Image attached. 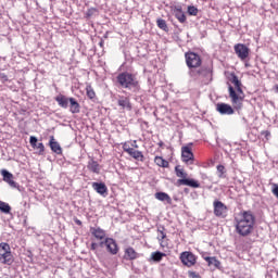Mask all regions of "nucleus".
<instances>
[{
    "instance_id": "38",
    "label": "nucleus",
    "mask_w": 278,
    "mask_h": 278,
    "mask_svg": "<svg viewBox=\"0 0 278 278\" xmlns=\"http://www.w3.org/2000/svg\"><path fill=\"white\" fill-rule=\"evenodd\" d=\"M273 194H275L276 199H278V185L274 184L271 189Z\"/></svg>"
},
{
    "instance_id": "28",
    "label": "nucleus",
    "mask_w": 278,
    "mask_h": 278,
    "mask_svg": "<svg viewBox=\"0 0 278 278\" xmlns=\"http://www.w3.org/2000/svg\"><path fill=\"white\" fill-rule=\"evenodd\" d=\"M162 257H166V254L162 252H153L151 254V260L153 262H162Z\"/></svg>"
},
{
    "instance_id": "31",
    "label": "nucleus",
    "mask_w": 278,
    "mask_h": 278,
    "mask_svg": "<svg viewBox=\"0 0 278 278\" xmlns=\"http://www.w3.org/2000/svg\"><path fill=\"white\" fill-rule=\"evenodd\" d=\"M154 162L157 166H162V168H166L168 166V163L165 160H163L161 156H156L154 159Z\"/></svg>"
},
{
    "instance_id": "4",
    "label": "nucleus",
    "mask_w": 278,
    "mask_h": 278,
    "mask_svg": "<svg viewBox=\"0 0 278 278\" xmlns=\"http://www.w3.org/2000/svg\"><path fill=\"white\" fill-rule=\"evenodd\" d=\"M117 84L122 88H126V90H134V92H138L140 90V83L136 75L129 72H123L117 76Z\"/></svg>"
},
{
    "instance_id": "42",
    "label": "nucleus",
    "mask_w": 278,
    "mask_h": 278,
    "mask_svg": "<svg viewBox=\"0 0 278 278\" xmlns=\"http://www.w3.org/2000/svg\"><path fill=\"white\" fill-rule=\"evenodd\" d=\"M131 147H134L135 149H138V143L136 142V140L131 143Z\"/></svg>"
},
{
    "instance_id": "5",
    "label": "nucleus",
    "mask_w": 278,
    "mask_h": 278,
    "mask_svg": "<svg viewBox=\"0 0 278 278\" xmlns=\"http://www.w3.org/2000/svg\"><path fill=\"white\" fill-rule=\"evenodd\" d=\"M0 263L7 266L14 264V255H12V249L10 244L2 242L0 243Z\"/></svg>"
},
{
    "instance_id": "19",
    "label": "nucleus",
    "mask_w": 278,
    "mask_h": 278,
    "mask_svg": "<svg viewBox=\"0 0 278 278\" xmlns=\"http://www.w3.org/2000/svg\"><path fill=\"white\" fill-rule=\"evenodd\" d=\"M81 110V106L79 105V102L75 100V98H70V112L72 114H79Z\"/></svg>"
},
{
    "instance_id": "9",
    "label": "nucleus",
    "mask_w": 278,
    "mask_h": 278,
    "mask_svg": "<svg viewBox=\"0 0 278 278\" xmlns=\"http://www.w3.org/2000/svg\"><path fill=\"white\" fill-rule=\"evenodd\" d=\"M181 160L185 164H194V153H192V144L181 148Z\"/></svg>"
},
{
    "instance_id": "25",
    "label": "nucleus",
    "mask_w": 278,
    "mask_h": 278,
    "mask_svg": "<svg viewBox=\"0 0 278 278\" xmlns=\"http://www.w3.org/2000/svg\"><path fill=\"white\" fill-rule=\"evenodd\" d=\"M157 240L162 249H166V247H168V241L166 240V233H164V230H157Z\"/></svg>"
},
{
    "instance_id": "43",
    "label": "nucleus",
    "mask_w": 278,
    "mask_h": 278,
    "mask_svg": "<svg viewBox=\"0 0 278 278\" xmlns=\"http://www.w3.org/2000/svg\"><path fill=\"white\" fill-rule=\"evenodd\" d=\"M77 224H78V225H81V222L77 220Z\"/></svg>"
},
{
    "instance_id": "3",
    "label": "nucleus",
    "mask_w": 278,
    "mask_h": 278,
    "mask_svg": "<svg viewBox=\"0 0 278 278\" xmlns=\"http://www.w3.org/2000/svg\"><path fill=\"white\" fill-rule=\"evenodd\" d=\"M176 177L178 178L176 180L177 188H181V186H187L188 188H201V182L194 178H190V174H188V170L184 168L181 165H177L175 167Z\"/></svg>"
},
{
    "instance_id": "26",
    "label": "nucleus",
    "mask_w": 278,
    "mask_h": 278,
    "mask_svg": "<svg viewBox=\"0 0 278 278\" xmlns=\"http://www.w3.org/2000/svg\"><path fill=\"white\" fill-rule=\"evenodd\" d=\"M155 199H157L159 201H163L164 203H170V195H168V193H164V192H156L155 193Z\"/></svg>"
},
{
    "instance_id": "35",
    "label": "nucleus",
    "mask_w": 278,
    "mask_h": 278,
    "mask_svg": "<svg viewBox=\"0 0 278 278\" xmlns=\"http://www.w3.org/2000/svg\"><path fill=\"white\" fill-rule=\"evenodd\" d=\"M100 244H101V242L100 243L92 242L90 245V251H93V253H97V249H99V247H101Z\"/></svg>"
},
{
    "instance_id": "33",
    "label": "nucleus",
    "mask_w": 278,
    "mask_h": 278,
    "mask_svg": "<svg viewBox=\"0 0 278 278\" xmlns=\"http://www.w3.org/2000/svg\"><path fill=\"white\" fill-rule=\"evenodd\" d=\"M188 14L190 16H197V14H199V9H197V7H188Z\"/></svg>"
},
{
    "instance_id": "10",
    "label": "nucleus",
    "mask_w": 278,
    "mask_h": 278,
    "mask_svg": "<svg viewBox=\"0 0 278 278\" xmlns=\"http://www.w3.org/2000/svg\"><path fill=\"white\" fill-rule=\"evenodd\" d=\"M106 247V250L111 255H116L118 253V244L116 243V240L113 238H105L104 241L100 242V247Z\"/></svg>"
},
{
    "instance_id": "12",
    "label": "nucleus",
    "mask_w": 278,
    "mask_h": 278,
    "mask_svg": "<svg viewBox=\"0 0 278 278\" xmlns=\"http://www.w3.org/2000/svg\"><path fill=\"white\" fill-rule=\"evenodd\" d=\"M216 110L219 114L226 115V116H231L232 114H236V108L231 106L230 104L227 103H217Z\"/></svg>"
},
{
    "instance_id": "34",
    "label": "nucleus",
    "mask_w": 278,
    "mask_h": 278,
    "mask_svg": "<svg viewBox=\"0 0 278 278\" xmlns=\"http://www.w3.org/2000/svg\"><path fill=\"white\" fill-rule=\"evenodd\" d=\"M217 173H218V177L223 178L225 176V166L224 165H217Z\"/></svg>"
},
{
    "instance_id": "16",
    "label": "nucleus",
    "mask_w": 278,
    "mask_h": 278,
    "mask_svg": "<svg viewBox=\"0 0 278 278\" xmlns=\"http://www.w3.org/2000/svg\"><path fill=\"white\" fill-rule=\"evenodd\" d=\"M29 143L33 149H37V151H39V155H42V153H45V144L42 142L38 143V138L31 136L29 139Z\"/></svg>"
},
{
    "instance_id": "11",
    "label": "nucleus",
    "mask_w": 278,
    "mask_h": 278,
    "mask_svg": "<svg viewBox=\"0 0 278 278\" xmlns=\"http://www.w3.org/2000/svg\"><path fill=\"white\" fill-rule=\"evenodd\" d=\"M233 50L236 55L239 58V60H242V61L247 60V58H249L251 53V50L244 43L235 45Z\"/></svg>"
},
{
    "instance_id": "7",
    "label": "nucleus",
    "mask_w": 278,
    "mask_h": 278,
    "mask_svg": "<svg viewBox=\"0 0 278 278\" xmlns=\"http://www.w3.org/2000/svg\"><path fill=\"white\" fill-rule=\"evenodd\" d=\"M228 211H229V208L227 207V205H225V203H223L218 200H215L213 202V212L217 218H227Z\"/></svg>"
},
{
    "instance_id": "30",
    "label": "nucleus",
    "mask_w": 278,
    "mask_h": 278,
    "mask_svg": "<svg viewBox=\"0 0 278 278\" xmlns=\"http://www.w3.org/2000/svg\"><path fill=\"white\" fill-rule=\"evenodd\" d=\"M86 92H87L88 99H94L97 97V93L94 92V89L90 85H88L86 87Z\"/></svg>"
},
{
    "instance_id": "41",
    "label": "nucleus",
    "mask_w": 278,
    "mask_h": 278,
    "mask_svg": "<svg viewBox=\"0 0 278 278\" xmlns=\"http://www.w3.org/2000/svg\"><path fill=\"white\" fill-rule=\"evenodd\" d=\"M177 20L179 21V23H184L186 21V15H184V14L178 15Z\"/></svg>"
},
{
    "instance_id": "39",
    "label": "nucleus",
    "mask_w": 278,
    "mask_h": 278,
    "mask_svg": "<svg viewBox=\"0 0 278 278\" xmlns=\"http://www.w3.org/2000/svg\"><path fill=\"white\" fill-rule=\"evenodd\" d=\"M262 136H264L266 138V140H268L270 138V131L269 130H263Z\"/></svg>"
},
{
    "instance_id": "21",
    "label": "nucleus",
    "mask_w": 278,
    "mask_h": 278,
    "mask_svg": "<svg viewBox=\"0 0 278 278\" xmlns=\"http://www.w3.org/2000/svg\"><path fill=\"white\" fill-rule=\"evenodd\" d=\"M70 99L71 98H67L64 94H59L55 97L56 103H59L60 108H63L64 110H66V108H68Z\"/></svg>"
},
{
    "instance_id": "6",
    "label": "nucleus",
    "mask_w": 278,
    "mask_h": 278,
    "mask_svg": "<svg viewBox=\"0 0 278 278\" xmlns=\"http://www.w3.org/2000/svg\"><path fill=\"white\" fill-rule=\"evenodd\" d=\"M185 58H186L187 66L189 68H199V66H201L203 62L201 60V56L194 52H187L185 54Z\"/></svg>"
},
{
    "instance_id": "37",
    "label": "nucleus",
    "mask_w": 278,
    "mask_h": 278,
    "mask_svg": "<svg viewBox=\"0 0 278 278\" xmlns=\"http://www.w3.org/2000/svg\"><path fill=\"white\" fill-rule=\"evenodd\" d=\"M123 149H124L125 153H129L134 148H131V147L129 146V143L125 142V143L123 144Z\"/></svg>"
},
{
    "instance_id": "13",
    "label": "nucleus",
    "mask_w": 278,
    "mask_h": 278,
    "mask_svg": "<svg viewBox=\"0 0 278 278\" xmlns=\"http://www.w3.org/2000/svg\"><path fill=\"white\" fill-rule=\"evenodd\" d=\"M90 233L93 238H96L100 242H105V230H103L100 227H91L90 228Z\"/></svg>"
},
{
    "instance_id": "29",
    "label": "nucleus",
    "mask_w": 278,
    "mask_h": 278,
    "mask_svg": "<svg viewBox=\"0 0 278 278\" xmlns=\"http://www.w3.org/2000/svg\"><path fill=\"white\" fill-rule=\"evenodd\" d=\"M197 74L201 75L202 77H212V70L202 67L197 72Z\"/></svg>"
},
{
    "instance_id": "15",
    "label": "nucleus",
    "mask_w": 278,
    "mask_h": 278,
    "mask_svg": "<svg viewBox=\"0 0 278 278\" xmlns=\"http://www.w3.org/2000/svg\"><path fill=\"white\" fill-rule=\"evenodd\" d=\"M1 175L3 177V181L9 184V186H11V188H16V181L13 180L14 175H12V173L8 172L7 169H2Z\"/></svg>"
},
{
    "instance_id": "17",
    "label": "nucleus",
    "mask_w": 278,
    "mask_h": 278,
    "mask_svg": "<svg viewBox=\"0 0 278 278\" xmlns=\"http://www.w3.org/2000/svg\"><path fill=\"white\" fill-rule=\"evenodd\" d=\"M92 188L98 194H101V197H108V186L103 182H92Z\"/></svg>"
},
{
    "instance_id": "36",
    "label": "nucleus",
    "mask_w": 278,
    "mask_h": 278,
    "mask_svg": "<svg viewBox=\"0 0 278 278\" xmlns=\"http://www.w3.org/2000/svg\"><path fill=\"white\" fill-rule=\"evenodd\" d=\"M188 277L189 278H201V275H199V273H197V271L189 270Z\"/></svg>"
},
{
    "instance_id": "40",
    "label": "nucleus",
    "mask_w": 278,
    "mask_h": 278,
    "mask_svg": "<svg viewBox=\"0 0 278 278\" xmlns=\"http://www.w3.org/2000/svg\"><path fill=\"white\" fill-rule=\"evenodd\" d=\"M0 81H8V75L3 74V73H0Z\"/></svg>"
},
{
    "instance_id": "23",
    "label": "nucleus",
    "mask_w": 278,
    "mask_h": 278,
    "mask_svg": "<svg viewBox=\"0 0 278 278\" xmlns=\"http://www.w3.org/2000/svg\"><path fill=\"white\" fill-rule=\"evenodd\" d=\"M128 155H130V157H134V160H137L138 162H144V154L134 148L128 152Z\"/></svg>"
},
{
    "instance_id": "24",
    "label": "nucleus",
    "mask_w": 278,
    "mask_h": 278,
    "mask_svg": "<svg viewBox=\"0 0 278 278\" xmlns=\"http://www.w3.org/2000/svg\"><path fill=\"white\" fill-rule=\"evenodd\" d=\"M203 260L207 262V266H214L215 268H220V261L216 256H203Z\"/></svg>"
},
{
    "instance_id": "14",
    "label": "nucleus",
    "mask_w": 278,
    "mask_h": 278,
    "mask_svg": "<svg viewBox=\"0 0 278 278\" xmlns=\"http://www.w3.org/2000/svg\"><path fill=\"white\" fill-rule=\"evenodd\" d=\"M117 105L122 108V110H126L127 112H131V102L129 101V98L125 96H119L117 100Z\"/></svg>"
},
{
    "instance_id": "32",
    "label": "nucleus",
    "mask_w": 278,
    "mask_h": 278,
    "mask_svg": "<svg viewBox=\"0 0 278 278\" xmlns=\"http://www.w3.org/2000/svg\"><path fill=\"white\" fill-rule=\"evenodd\" d=\"M156 25H157V27H160V29H163V31H167L168 30V26L166 25V21L165 20L159 18L156 21Z\"/></svg>"
},
{
    "instance_id": "27",
    "label": "nucleus",
    "mask_w": 278,
    "mask_h": 278,
    "mask_svg": "<svg viewBox=\"0 0 278 278\" xmlns=\"http://www.w3.org/2000/svg\"><path fill=\"white\" fill-rule=\"evenodd\" d=\"M0 212L3 214H10V212H12V206L3 201H0Z\"/></svg>"
},
{
    "instance_id": "2",
    "label": "nucleus",
    "mask_w": 278,
    "mask_h": 278,
    "mask_svg": "<svg viewBox=\"0 0 278 278\" xmlns=\"http://www.w3.org/2000/svg\"><path fill=\"white\" fill-rule=\"evenodd\" d=\"M229 81L233 86H228V92L230 101L237 112H240L243 108L244 103V90H242V81L235 73H231L229 76Z\"/></svg>"
},
{
    "instance_id": "20",
    "label": "nucleus",
    "mask_w": 278,
    "mask_h": 278,
    "mask_svg": "<svg viewBox=\"0 0 278 278\" xmlns=\"http://www.w3.org/2000/svg\"><path fill=\"white\" fill-rule=\"evenodd\" d=\"M87 168L96 175H99L101 173V165H99V163L94 160L88 162Z\"/></svg>"
},
{
    "instance_id": "8",
    "label": "nucleus",
    "mask_w": 278,
    "mask_h": 278,
    "mask_svg": "<svg viewBox=\"0 0 278 278\" xmlns=\"http://www.w3.org/2000/svg\"><path fill=\"white\" fill-rule=\"evenodd\" d=\"M197 255H194V253L192 252H182L180 254V261L184 264V266H187V268H192V266L197 265Z\"/></svg>"
},
{
    "instance_id": "22",
    "label": "nucleus",
    "mask_w": 278,
    "mask_h": 278,
    "mask_svg": "<svg viewBox=\"0 0 278 278\" xmlns=\"http://www.w3.org/2000/svg\"><path fill=\"white\" fill-rule=\"evenodd\" d=\"M140 257V254L134 250V248L129 247L125 250V260H138Z\"/></svg>"
},
{
    "instance_id": "1",
    "label": "nucleus",
    "mask_w": 278,
    "mask_h": 278,
    "mask_svg": "<svg viewBox=\"0 0 278 278\" xmlns=\"http://www.w3.org/2000/svg\"><path fill=\"white\" fill-rule=\"evenodd\" d=\"M236 232L247 238L255 231V215L251 211H241L235 216Z\"/></svg>"
},
{
    "instance_id": "18",
    "label": "nucleus",
    "mask_w": 278,
    "mask_h": 278,
    "mask_svg": "<svg viewBox=\"0 0 278 278\" xmlns=\"http://www.w3.org/2000/svg\"><path fill=\"white\" fill-rule=\"evenodd\" d=\"M50 149L53 151V153H56V155H62V147L58 141H55V137L51 136L50 137Z\"/></svg>"
}]
</instances>
